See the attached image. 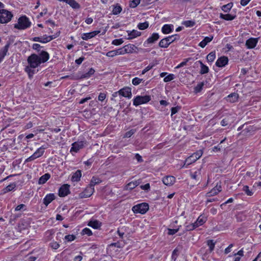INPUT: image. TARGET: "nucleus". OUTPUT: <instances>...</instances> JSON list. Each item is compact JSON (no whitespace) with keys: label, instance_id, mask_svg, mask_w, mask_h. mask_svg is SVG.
<instances>
[{"label":"nucleus","instance_id":"nucleus-1","mask_svg":"<svg viewBox=\"0 0 261 261\" xmlns=\"http://www.w3.org/2000/svg\"><path fill=\"white\" fill-rule=\"evenodd\" d=\"M30 19L25 15L21 16L18 19L17 22L14 25V27L19 30H24L29 28L31 25Z\"/></svg>","mask_w":261,"mask_h":261},{"label":"nucleus","instance_id":"nucleus-2","mask_svg":"<svg viewBox=\"0 0 261 261\" xmlns=\"http://www.w3.org/2000/svg\"><path fill=\"white\" fill-rule=\"evenodd\" d=\"M13 17V14L5 9L0 10V23H6L9 22Z\"/></svg>","mask_w":261,"mask_h":261},{"label":"nucleus","instance_id":"nucleus-3","mask_svg":"<svg viewBox=\"0 0 261 261\" xmlns=\"http://www.w3.org/2000/svg\"><path fill=\"white\" fill-rule=\"evenodd\" d=\"M27 60L30 67L33 68L38 67L41 64L39 56L35 54L30 56Z\"/></svg>","mask_w":261,"mask_h":261},{"label":"nucleus","instance_id":"nucleus-4","mask_svg":"<svg viewBox=\"0 0 261 261\" xmlns=\"http://www.w3.org/2000/svg\"><path fill=\"white\" fill-rule=\"evenodd\" d=\"M202 152L201 151L195 152L192 154L191 156L188 157L185 161V163L182 167L187 168L188 166L191 164L193 163L196 162L199 159L202 155Z\"/></svg>","mask_w":261,"mask_h":261},{"label":"nucleus","instance_id":"nucleus-5","mask_svg":"<svg viewBox=\"0 0 261 261\" xmlns=\"http://www.w3.org/2000/svg\"><path fill=\"white\" fill-rule=\"evenodd\" d=\"M47 147L44 146L43 145L39 148L31 156H30L25 160V163L33 161L36 159L41 156L44 154V150Z\"/></svg>","mask_w":261,"mask_h":261},{"label":"nucleus","instance_id":"nucleus-6","mask_svg":"<svg viewBox=\"0 0 261 261\" xmlns=\"http://www.w3.org/2000/svg\"><path fill=\"white\" fill-rule=\"evenodd\" d=\"M149 209V205L147 203H142L133 207L132 210L135 213L144 214Z\"/></svg>","mask_w":261,"mask_h":261},{"label":"nucleus","instance_id":"nucleus-7","mask_svg":"<svg viewBox=\"0 0 261 261\" xmlns=\"http://www.w3.org/2000/svg\"><path fill=\"white\" fill-rule=\"evenodd\" d=\"M151 100L149 95L137 96L133 100V105L138 106L140 105L146 103Z\"/></svg>","mask_w":261,"mask_h":261},{"label":"nucleus","instance_id":"nucleus-8","mask_svg":"<svg viewBox=\"0 0 261 261\" xmlns=\"http://www.w3.org/2000/svg\"><path fill=\"white\" fill-rule=\"evenodd\" d=\"M58 35H57V34H55V35L51 36H47L46 35H44L41 37H35L33 38V40L34 41H38L41 43H45L50 41L53 39L58 37Z\"/></svg>","mask_w":261,"mask_h":261},{"label":"nucleus","instance_id":"nucleus-9","mask_svg":"<svg viewBox=\"0 0 261 261\" xmlns=\"http://www.w3.org/2000/svg\"><path fill=\"white\" fill-rule=\"evenodd\" d=\"M94 192V188L91 187L90 185L87 187L85 190L79 194V198L80 199L90 197Z\"/></svg>","mask_w":261,"mask_h":261},{"label":"nucleus","instance_id":"nucleus-10","mask_svg":"<svg viewBox=\"0 0 261 261\" xmlns=\"http://www.w3.org/2000/svg\"><path fill=\"white\" fill-rule=\"evenodd\" d=\"M13 42L12 40L11 41L10 40L8 41L6 44V45L2 48L0 50V63L3 61L5 57L7 55L9 48L11 44Z\"/></svg>","mask_w":261,"mask_h":261},{"label":"nucleus","instance_id":"nucleus-11","mask_svg":"<svg viewBox=\"0 0 261 261\" xmlns=\"http://www.w3.org/2000/svg\"><path fill=\"white\" fill-rule=\"evenodd\" d=\"M117 92L119 93V95L128 98H130L132 97L131 88L128 87L121 89Z\"/></svg>","mask_w":261,"mask_h":261},{"label":"nucleus","instance_id":"nucleus-12","mask_svg":"<svg viewBox=\"0 0 261 261\" xmlns=\"http://www.w3.org/2000/svg\"><path fill=\"white\" fill-rule=\"evenodd\" d=\"M69 193V186L67 184H64L60 188L58 194L60 197H65Z\"/></svg>","mask_w":261,"mask_h":261},{"label":"nucleus","instance_id":"nucleus-13","mask_svg":"<svg viewBox=\"0 0 261 261\" xmlns=\"http://www.w3.org/2000/svg\"><path fill=\"white\" fill-rule=\"evenodd\" d=\"M234 117L232 115L226 116L221 121V124L223 126L230 125L234 121Z\"/></svg>","mask_w":261,"mask_h":261},{"label":"nucleus","instance_id":"nucleus-14","mask_svg":"<svg viewBox=\"0 0 261 261\" xmlns=\"http://www.w3.org/2000/svg\"><path fill=\"white\" fill-rule=\"evenodd\" d=\"M221 191V186L217 184V185L213 188L210 192L206 194V197H211L218 194Z\"/></svg>","mask_w":261,"mask_h":261},{"label":"nucleus","instance_id":"nucleus-15","mask_svg":"<svg viewBox=\"0 0 261 261\" xmlns=\"http://www.w3.org/2000/svg\"><path fill=\"white\" fill-rule=\"evenodd\" d=\"M228 59L227 57L222 56L219 58L216 62V65L219 67H222L227 64Z\"/></svg>","mask_w":261,"mask_h":261},{"label":"nucleus","instance_id":"nucleus-16","mask_svg":"<svg viewBox=\"0 0 261 261\" xmlns=\"http://www.w3.org/2000/svg\"><path fill=\"white\" fill-rule=\"evenodd\" d=\"M258 38H250L246 42V46L248 48H253L258 42Z\"/></svg>","mask_w":261,"mask_h":261},{"label":"nucleus","instance_id":"nucleus-17","mask_svg":"<svg viewBox=\"0 0 261 261\" xmlns=\"http://www.w3.org/2000/svg\"><path fill=\"white\" fill-rule=\"evenodd\" d=\"M84 142H76L72 144V147L70 149V152H77L80 149L84 147Z\"/></svg>","mask_w":261,"mask_h":261},{"label":"nucleus","instance_id":"nucleus-18","mask_svg":"<svg viewBox=\"0 0 261 261\" xmlns=\"http://www.w3.org/2000/svg\"><path fill=\"white\" fill-rule=\"evenodd\" d=\"M162 181L165 185L170 186L174 183L175 181V178L173 176L169 175L164 177L163 178Z\"/></svg>","mask_w":261,"mask_h":261},{"label":"nucleus","instance_id":"nucleus-19","mask_svg":"<svg viewBox=\"0 0 261 261\" xmlns=\"http://www.w3.org/2000/svg\"><path fill=\"white\" fill-rule=\"evenodd\" d=\"M190 176L192 179L200 181L201 180V168L197 169L194 172L190 173Z\"/></svg>","mask_w":261,"mask_h":261},{"label":"nucleus","instance_id":"nucleus-20","mask_svg":"<svg viewBox=\"0 0 261 261\" xmlns=\"http://www.w3.org/2000/svg\"><path fill=\"white\" fill-rule=\"evenodd\" d=\"M56 198L54 194L50 193L47 194L43 199V203L47 206L52 201H53Z\"/></svg>","mask_w":261,"mask_h":261},{"label":"nucleus","instance_id":"nucleus-21","mask_svg":"<svg viewBox=\"0 0 261 261\" xmlns=\"http://www.w3.org/2000/svg\"><path fill=\"white\" fill-rule=\"evenodd\" d=\"M39 58H40L41 63H44L48 60L49 58V54L47 51H41L39 54Z\"/></svg>","mask_w":261,"mask_h":261},{"label":"nucleus","instance_id":"nucleus-22","mask_svg":"<svg viewBox=\"0 0 261 261\" xmlns=\"http://www.w3.org/2000/svg\"><path fill=\"white\" fill-rule=\"evenodd\" d=\"M59 1L66 3L74 9H79L80 8V5L75 0H59Z\"/></svg>","mask_w":261,"mask_h":261},{"label":"nucleus","instance_id":"nucleus-23","mask_svg":"<svg viewBox=\"0 0 261 261\" xmlns=\"http://www.w3.org/2000/svg\"><path fill=\"white\" fill-rule=\"evenodd\" d=\"M214 38L213 36L210 35L205 37L198 44L199 46L204 48L209 42H210Z\"/></svg>","mask_w":261,"mask_h":261},{"label":"nucleus","instance_id":"nucleus-24","mask_svg":"<svg viewBox=\"0 0 261 261\" xmlns=\"http://www.w3.org/2000/svg\"><path fill=\"white\" fill-rule=\"evenodd\" d=\"M239 98V95L236 93H232L229 94L226 98V99L227 101L230 102H234L237 101Z\"/></svg>","mask_w":261,"mask_h":261},{"label":"nucleus","instance_id":"nucleus-25","mask_svg":"<svg viewBox=\"0 0 261 261\" xmlns=\"http://www.w3.org/2000/svg\"><path fill=\"white\" fill-rule=\"evenodd\" d=\"M174 30L173 24H166L163 25L162 28V33H171Z\"/></svg>","mask_w":261,"mask_h":261},{"label":"nucleus","instance_id":"nucleus-26","mask_svg":"<svg viewBox=\"0 0 261 261\" xmlns=\"http://www.w3.org/2000/svg\"><path fill=\"white\" fill-rule=\"evenodd\" d=\"M50 177V175L49 173H45V174L41 176L38 180V184L39 185H42L45 184Z\"/></svg>","mask_w":261,"mask_h":261},{"label":"nucleus","instance_id":"nucleus-27","mask_svg":"<svg viewBox=\"0 0 261 261\" xmlns=\"http://www.w3.org/2000/svg\"><path fill=\"white\" fill-rule=\"evenodd\" d=\"M112 13L114 15H117L119 14L122 11V8L118 4L112 5Z\"/></svg>","mask_w":261,"mask_h":261},{"label":"nucleus","instance_id":"nucleus-28","mask_svg":"<svg viewBox=\"0 0 261 261\" xmlns=\"http://www.w3.org/2000/svg\"><path fill=\"white\" fill-rule=\"evenodd\" d=\"M82 172L80 170H77L72 176L71 180L73 181H79L81 179Z\"/></svg>","mask_w":261,"mask_h":261},{"label":"nucleus","instance_id":"nucleus-29","mask_svg":"<svg viewBox=\"0 0 261 261\" xmlns=\"http://www.w3.org/2000/svg\"><path fill=\"white\" fill-rule=\"evenodd\" d=\"M205 221H206V220H205V218H204L203 217H201V216H199L198 218V219H197V220L194 223H193V224H194L195 227L196 228H197L198 226H201L203 224H204V223H205Z\"/></svg>","mask_w":261,"mask_h":261},{"label":"nucleus","instance_id":"nucleus-30","mask_svg":"<svg viewBox=\"0 0 261 261\" xmlns=\"http://www.w3.org/2000/svg\"><path fill=\"white\" fill-rule=\"evenodd\" d=\"M236 15H233L230 14H223L222 13H220V17L221 19L226 20H233L236 18Z\"/></svg>","mask_w":261,"mask_h":261},{"label":"nucleus","instance_id":"nucleus-31","mask_svg":"<svg viewBox=\"0 0 261 261\" xmlns=\"http://www.w3.org/2000/svg\"><path fill=\"white\" fill-rule=\"evenodd\" d=\"M94 72H95V70L93 68H91L89 69L88 72L82 74L80 76V78L81 79L89 78L92 75H93L94 73Z\"/></svg>","mask_w":261,"mask_h":261},{"label":"nucleus","instance_id":"nucleus-32","mask_svg":"<svg viewBox=\"0 0 261 261\" xmlns=\"http://www.w3.org/2000/svg\"><path fill=\"white\" fill-rule=\"evenodd\" d=\"M198 62L200 63L201 66L200 73L201 74H203L208 73L209 71L208 67L205 65L204 64H203L201 61H199Z\"/></svg>","mask_w":261,"mask_h":261},{"label":"nucleus","instance_id":"nucleus-33","mask_svg":"<svg viewBox=\"0 0 261 261\" xmlns=\"http://www.w3.org/2000/svg\"><path fill=\"white\" fill-rule=\"evenodd\" d=\"M101 182V180L95 176H93L90 181V184L89 185L91 186V187L94 188V186L96 185H97Z\"/></svg>","mask_w":261,"mask_h":261},{"label":"nucleus","instance_id":"nucleus-34","mask_svg":"<svg viewBox=\"0 0 261 261\" xmlns=\"http://www.w3.org/2000/svg\"><path fill=\"white\" fill-rule=\"evenodd\" d=\"M88 225L93 228L97 229L100 226V223L97 220L90 221L88 223Z\"/></svg>","mask_w":261,"mask_h":261},{"label":"nucleus","instance_id":"nucleus-35","mask_svg":"<svg viewBox=\"0 0 261 261\" xmlns=\"http://www.w3.org/2000/svg\"><path fill=\"white\" fill-rule=\"evenodd\" d=\"M16 187L15 182L10 184L4 189V193H6L13 190Z\"/></svg>","mask_w":261,"mask_h":261},{"label":"nucleus","instance_id":"nucleus-36","mask_svg":"<svg viewBox=\"0 0 261 261\" xmlns=\"http://www.w3.org/2000/svg\"><path fill=\"white\" fill-rule=\"evenodd\" d=\"M158 34H152V36L148 38L147 41L148 43H153L159 39Z\"/></svg>","mask_w":261,"mask_h":261},{"label":"nucleus","instance_id":"nucleus-37","mask_svg":"<svg viewBox=\"0 0 261 261\" xmlns=\"http://www.w3.org/2000/svg\"><path fill=\"white\" fill-rule=\"evenodd\" d=\"M216 58V54L214 51H212L206 57V59L208 62H212L214 61Z\"/></svg>","mask_w":261,"mask_h":261},{"label":"nucleus","instance_id":"nucleus-38","mask_svg":"<svg viewBox=\"0 0 261 261\" xmlns=\"http://www.w3.org/2000/svg\"><path fill=\"white\" fill-rule=\"evenodd\" d=\"M232 6L233 4L232 3H230L226 5H223L222 7V10L225 12H228L230 11Z\"/></svg>","mask_w":261,"mask_h":261},{"label":"nucleus","instance_id":"nucleus-39","mask_svg":"<svg viewBox=\"0 0 261 261\" xmlns=\"http://www.w3.org/2000/svg\"><path fill=\"white\" fill-rule=\"evenodd\" d=\"M169 45V43L168 42L166 38L162 39L159 43V46L161 47L166 48Z\"/></svg>","mask_w":261,"mask_h":261},{"label":"nucleus","instance_id":"nucleus-40","mask_svg":"<svg viewBox=\"0 0 261 261\" xmlns=\"http://www.w3.org/2000/svg\"><path fill=\"white\" fill-rule=\"evenodd\" d=\"M204 86V83L203 82H201L197 85V86L194 88V92L195 93H198L200 92Z\"/></svg>","mask_w":261,"mask_h":261},{"label":"nucleus","instance_id":"nucleus-41","mask_svg":"<svg viewBox=\"0 0 261 261\" xmlns=\"http://www.w3.org/2000/svg\"><path fill=\"white\" fill-rule=\"evenodd\" d=\"M97 34H82L81 38L83 40H87L94 37Z\"/></svg>","mask_w":261,"mask_h":261},{"label":"nucleus","instance_id":"nucleus-42","mask_svg":"<svg viewBox=\"0 0 261 261\" xmlns=\"http://www.w3.org/2000/svg\"><path fill=\"white\" fill-rule=\"evenodd\" d=\"M149 26V23L147 21H145L144 22L139 23L138 24V28L140 30H144V29L147 28Z\"/></svg>","mask_w":261,"mask_h":261},{"label":"nucleus","instance_id":"nucleus-43","mask_svg":"<svg viewBox=\"0 0 261 261\" xmlns=\"http://www.w3.org/2000/svg\"><path fill=\"white\" fill-rule=\"evenodd\" d=\"M215 243L214 242L213 240H208L207 241V245L210 248V251L211 252L213 251L214 249L215 246Z\"/></svg>","mask_w":261,"mask_h":261},{"label":"nucleus","instance_id":"nucleus-44","mask_svg":"<svg viewBox=\"0 0 261 261\" xmlns=\"http://www.w3.org/2000/svg\"><path fill=\"white\" fill-rule=\"evenodd\" d=\"M191 59H192L191 58H189L185 59L182 62H181L179 65H178L175 67V68L178 69L179 68L184 67V66H186L187 65V62L188 61H189L190 60H191Z\"/></svg>","mask_w":261,"mask_h":261},{"label":"nucleus","instance_id":"nucleus-45","mask_svg":"<svg viewBox=\"0 0 261 261\" xmlns=\"http://www.w3.org/2000/svg\"><path fill=\"white\" fill-rule=\"evenodd\" d=\"M177 35L175 34L173 35H171L170 36L167 37L166 38L167 39V40L168 42L169 43V44H171L172 42H173L174 40L177 39Z\"/></svg>","mask_w":261,"mask_h":261},{"label":"nucleus","instance_id":"nucleus-46","mask_svg":"<svg viewBox=\"0 0 261 261\" xmlns=\"http://www.w3.org/2000/svg\"><path fill=\"white\" fill-rule=\"evenodd\" d=\"M134 47H135V46L134 45H125L124 46V48L125 51H126V53L128 54V53H133V50H134Z\"/></svg>","mask_w":261,"mask_h":261},{"label":"nucleus","instance_id":"nucleus-47","mask_svg":"<svg viewBox=\"0 0 261 261\" xmlns=\"http://www.w3.org/2000/svg\"><path fill=\"white\" fill-rule=\"evenodd\" d=\"M236 219L237 221L241 222L246 219V216L242 213H239L236 215Z\"/></svg>","mask_w":261,"mask_h":261},{"label":"nucleus","instance_id":"nucleus-48","mask_svg":"<svg viewBox=\"0 0 261 261\" xmlns=\"http://www.w3.org/2000/svg\"><path fill=\"white\" fill-rule=\"evenodd\" d=\"M178 252H179V250L178 249L176 248H175L172 252V256H171V258H172V260L173 261H175L177 256H178Z\"/></svg>","mask_w":261,"mask_h":261},{"label":"nucleus","instance_id":"nucleus-49","mask_svg":"<svg viewBox=\"0 0 261 261\" xmlns=\"http://www.w3.org/2000/svg\"><path fill=\"white\" fill-rule=\"evenodd\" d=\"M141 34H127V36H125L126 39L130 40L140 36Z\"/></svg>","mask_w":261,"mask_h":261},{"label":"nucleus","instance_id":"nucleus-50","mask_svg":"<svg viewBox=\"0 0 261 261\" xmlns=\"http://www.w3.org/2000/svg\"><path fill=\"white\" fill-rule=\"evenodd\" d=\"M182 24L186 27H191L194 25L195 24V22L192 20H187L182 22Z\"/></svg>","mask_w":261,"mask_h":261},{"label":"nucleus","instance_id":"nucleus-51","mask_svg":"<svg viewBox=\"0 0 261 261\" xmlns=\"http://www.w3.org/2000/svg\"><path fill=\"white\" fill-rule=\"evenodd\" d=\"M186 230L191 231L196 228L193 223L187 224H185Z\"/></svg>","mask_w":261,"mask_h":261},{"label":"nucleus","instance_id":"nucleus-52","mask_svg":"<svg viewBox=\"0 0 261 261\" xmlns=\"http://www.w3.org/2000/svg\"><path fill=\"white\" fill-rule=\"evenodd\" d=\"M143 81V79H139L138 77H135L132 80V83L134 85L137 86L141 83Z\"/></svg>","mask_w":261,"mask_h":261},{"label":"nucleus","instance_id":"nucleus-53","mask_svg":"<svg viewBox=\"0 0 261 261\" xmlns=\"http://www.w3.org/2000/svg\"><path fill=\"white\" fill-rule=\"evenodd\" d=\"M181 109L180 106H177L175 107H172L171 109V116H172L174 114L177 113Z\"/></svg>","mask_w":261,"mask_h":261},{"label":"nucleus","instance_id":"nucleus-54","mask_svg":"<svg viewBox=\"0 0 261 261\" xmlns=\"http://www.w3.org/2000/svg\"><path fill=\"white\" fill-rule=\"evenodd\" d=\"M174 79V75L173 74H170L168 75L167 76H166L164 78V81L165 82H168L172 81Z\"/></svg>","mask_w":261,"mask_h":261},{"label":"nucleus","instance_id":"nucleus-55","mask_svg":"<svg viewBox=\"0 0 261 261\" xmlns=\"http://www.w3.org/2000/svg\"><path fill=\"white\" fill-rule=\"evenodd\" d=\"M243 190L248 196H251L253 194V193L249 190V187L247 186H244Z\"/></svg>","mask_w":261,"mask_h":261},{"label":"nucleus","instance_id":"nucleus-56","mask_svg":"<svg viewBox=\"0 0 261 261\" xmlns=\"http://www.w3.org/2000/svg\"><path fill=\"white\" fill-rule=\"evenodd\" d=\"M123 38L115 39L112 41V44L115 45H119L123 43Z\"/></svg>","mask_w":261,"mask_h":261},{"label":"nucleus","instance_id":"nucleus-57","mask_svg":"<svg viewBox=\"0 0 261 261\" xmlns=\"http://www.w3.org/2000/svg\"><path fill=\"white\" fill-rule=\"evenodd\" d=\"M141 0H133L130 3V7L132 8L136 7L140 3Z\"/></svg>","mask_w":261,"mask_h":261},{"label":"nucleus","instance_id":"nucleus-58","mask_svg":"<svg viewBox=\"0 0 261 261\" xmlns=\"http://www.w3.org/2000/svg\"><path fill=\"white\" fill-rule=\"evenodd\" d=\"M179 229V228L178 227L177 228H176V229H171V228H168V234L169 235H173L174 234H175Z\"/></svg>","mask_w":261,"mask_h":261},{"label":"nucleus","instance_id":"nucleus-59","mask_svg":"<svg viewBox=\"0 0 261 261\" xmlns=\"http://www.w3.org/2000/svg\"><path fill=\"white\" fill-rule=\"evenodd\" d=\"M135 188V186H134V183L132 181L129 182L128 184H127L125 187V189L126 190H132Z\"/></svg>","mask_w":261,"mask_h":261},{"label":"nucleus","instance_id":"nucleus-60","mask_svg":"<svg viewBox=\"0 0 261 261\" xmlns=\"http://www.w3.org/2000/svg\"><path fill=\"white\" fill-rule=\"evenodd\" d=\"M136 132V129H132L128 132H127L125 135H124V137H126V138H129L130 137L135 133Z\"/></svg>","mask_w":261,"mask_h":261},{"label":"nucleus","instance_id":"nucleus-61","mask_svg":"<svg viewBox=\"0 0 261 261\" xmlns=\"http://www.w3.org/2000/svg\"><path fill=\"white\" fill-rule=\"evenodd\" d=\"M49 245L54 249H57L60 247L59 244L56 242H51Z\"/></svg>","mask_w":261,"mask_h":261},{"label":"nucleus","instance_id":"nucleus-62","mask_svg":"<svg viewBox=\"0 0 261 261\" xmlns=\"http://www.w3.org/2000/svg\"><path fill=\"white\" fill-rule=\"evenodd\" d=\"M82 233L83 234H87L88 236H90L92 234V232L91 230L88 228H85L82 230Z\"/></svg>","mask_w":261,"mask_h":261},{"label":"nucleus","instance_id":"nucleus-63","mask_svg":"<svg viewBox=\"0 0 261 261\" xmlns=\"http://www.w3.org/2000/svg\"><path fill=\"white\" fill-rule=\"evenodd\" d=\"M75 238V236L73 234L67 235L65 237V239L69 242H71L74 240Z\"/></svg>","mask_w":261,"mask_h":261},{"label":"nucleus","instance_id":"nucleus-64","mask_svg":"<svg viewBox=\"0 0 261 261\" xmlns=\"http://www.w3.org/2000/svg\"><path fill=\"white\" fill-rule=\"evenodd\" d=\"M115 50H116V52L117 53V55H124L125 54H126V51H125L124 46L123 47L120 48H119L118 49H116Z\"/></svg>","mask_w":261,"mask_h":261}]
</instances>
